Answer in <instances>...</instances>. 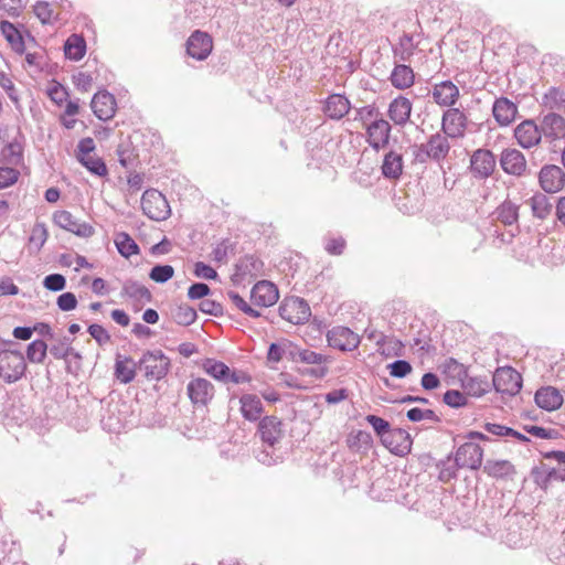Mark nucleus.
<instances>
[{
  "mask_svg": "<svg viewBox=\"0 0 565 565\" xmlns=\"http://www.w3.org/2000/svg\"><path fill=\"white\" fill-rule=\"evenodd\" d=\"M522 375L514 367L501 365L497 360V394L501 395V399L516 396L522 388Z\"/></svg>",
  "mask_w": 565,
  "mask_h": 565,
  "instance_id": "obj_3",
  "label": "nucleus"
},
{
  "mask_svg": "<svg viewBox=\"0 0 565 565\" xmlns=\"http://www.w3.org/2000/svg\"><path fill=\"white\" fill-rule=\"evenodd\" d=\"M470 168L475 177L486 179L494 171V156L490 150L478 149L471 157Z\"/></svg>",
  "mask_w": 565,
  "mask_h": 565,
  "instance_id": "obj_21",
  "label": "nucleus"
},
{
  "mask_svg": "<svg viewBox=\"0 0 565 565\" xmlns=\"http://www.w3.org/2000/svg\"><path fill=\"white\" fill-rule=\"evenodd\" d=\"M539 182L546 193H556L565 185V172L558 166L546 164L539 173Z\"/></svg>",
  "mask_w": 565,
  "mask_h": 565,
  "instance_id": "obj_16",
  "label": "nucleus"
},
{
  "mask_svg": "<svg viewBox=\"0 0 565 565\" xmlns=\"http://www.w3.org/2000/svg\"><path fill=\"white\" fill-rule=\"evenodd\" d=\"M541 105L551 110H558L565 107V88L550 87L542 96Z\"/></svg>",
  "mask_w": 565,
  "mask_h": 565,
  "instance_id": "obj_40",
  "label": "nucleus"
},
{
  "mask_svg": "<svg viewBox=\"0 0 565 565\" xmlns=\"http://www.w3.org/2000/svg\"><path fill=\"white\" fill-rule=\"evenodd\" d=\"M534 399L540 408L548 412L559 408L563 404L561 392L553 386H545L537 390Z\"/></svg>",
  "mask_w": 565,
  "mask_h": 565,
  "instance_id": "obj_28",
  "label": "nucleus"
},
{
  "mask_svg": "<svg viewBox=\"0 0 565 565\" xmlns=\"http://www.w3.org/2000/svg\"><path fill=\"white\" fill-rule=\"evenodd\" d=\"M387 367L390 370L391 376L396 379H403L407 376L413 370L411 363L406 360H396L388 364Z\"/></svg>",
  "mask_w": 565,
  "mask_h": 565,
  "instance_id": "obj_55",
  "label": "nucleus"
},
{
  "mask_svg": "<svg viewBox=\"0 0 565 565\" xmlns=\"http://www.w3.org/2000/svg\"><path fill=\"white\" fill-rule=\"evenodd\" d=\"M1 161L8 167H17L23 162V147L22 145L13 140L6 145L0 152Z\"/></svg>",
  "mask_w": 565,
  "mask_h": 565,
  "instance_id": "obj_37",
  "label": "nucleus"
},
{
  "mask_svg": "<svg viewBox=\"0 0 565 565\" xmlns=\"http://www.w3.org/2000/svg\"><path fill=\"white\" fill-rule=\"evenodd\" d=\"M372 436L364 430L352 431L347 438V445L350 450L361 452L371 447Z\"/></svg>",
  "mask_w": 565,
  "mask_h": 565,
  "instance_id": "obj_44",
  "label": "nucleus"
},
{
  "mask_svg": "<svg viewBox=\"0 0 565 565\" xmlns=\"http://www.w3.org/2000/svg\"><path fill=\"white\" fill-rule=\"evenodd\" d=\"M541 129L532 120L521 122L514 130V136L523 148L536 146L541 140Z\"/></svg>",
  "mask_w": 565,
  "mask_h": 565,
  "instance_id": "obj_27",
  "label": "nucleus"
},
{
  "mask_svg": "<svg viewBox=\"0 0 565 565\" xmlns=\"http://www.w3.org/2000/svg\"><path fill=\"white\" fill-rule=\"evenodd\" d=\"M174 275V269L171 265H156L151 268L149 277L158 284H164L170 280Z\"/></svg>",
  "mask_w": 565,
  "mask_h": 565,
  "instance_id": "obj_52",
  "label": "nucleus"
},
{
  "mask_svg": "<svg viewBox=\"0 0 565 565\" xmlns=\"http://www.w3.org/2000/svg\"><path fill=\"white\" fill-rule=\"evenodd\" d=\"M49 233L46 226L42 222H36L32 227L31 235L29 237V244L34 247L35 252H40L47 239Z\"/></svg>",
  "mask_w": 565,
  "mask_h": 565,
  "instance_id": "obj_49",
  "label": "nucleus"
},
{
  "mask_svg": "<svg viewBox=\"0 0 565 565\" xmlns=\"http://www.w3.org/2000/svg\"><path fill=\"white\" fill-rule=\"evenodd\" d=\"M541 132L551 139L565 137V119L556 113H548L541 122Z\"/></svg>",
  "mask_w": 565,
  "mask_h": 565,
  "instance_id": "obj_30",
  "label": "nucleus"
},
{
  "mask_svg": "<svg viewBox=\"0 0 565 565\" xmlns=\"http://www.w3.org/2000/svg\"><path fill=\"white\" fill-rule=\"evenodd\" d=\"M450 148L448 137L436 132L426 142L415 147L413 151L414 160L418 163H426L429 160L440 162L447 158Z\"/></svg>",
  "mask_w": 565,
  "mask_h": 565,
  "instance_id": "obj_2",
  "label": "nucleus"
},
{
  "mask_svg": "<svg viewBox=\"0 0 565 565\" xmlns=\"http://www.w3.org/2000/svg\"><path fill=\"white\" fill-rule=\"evenodd\" d=\"M299 362L305 364H312L313 367L307 369L303 373L315 379H323L329 373V364L332 362L331 356L312 351L310 349H303L299 352Z\"/></svg>",
  "mask_w": 565,
  "mask_h": 565,
  "instance_id": "obj_9",
  "label": "nucleus"
},
{
  "mask_svg": "<svg viewBox=\"0 0 565 565\" xmlns=\"http://www.w3.org/2000/svg\"><path fill=\"white\" fill-rule=\"evenodd\" d=\"M114 242L118 253L125 258L139 254L138 244L126 232L117 233Z\"/></svg>",
  "mask_w": 565,
  "mask_h": 565,
  "instance_id": "obj_41",
  "label": "nucleus"
},
{
  "mask_svg": "<svg viewBox=\"0 0 565 565\" xmlns=\"http://www.w3.org/2000/svg\"><path fill=\"white\" fill-rule=\"evenodd\" d=\"M87 331L99 345H104L110 341V334L100 324L93 323L88 327Z\"/></svg>",
  "mask_w": 565,
  "mask_h": 565,
  "instance_id": "obj_62",
  "label": "nucleus"
},
{
  "mask_svg": "<svg viewBox=\"0 0 565 565\" xmlns=\"http://www.w3.org/2000/svg\"><path fill=\"white\" fill-rule=\"evenodd\" d=\"M116 99L113 94L107 90L96 93L90 102L94 115L100 120H109L116 113Z\"/></svg>",
  "mask_w": 565,
  "mask_h": 565,
  "instance_id": "obj_19",
  "label": "nucleus"
},
{
  "mask_svg": "<svg viewBox=\"0 0 565 565\" xmlns=\"http://www.w3.org/2000/svg\"><path fill=\"white\" fill-rule=\"evenodd\" d=\"M49 345L45 341L36 339L26 347V360L31 363L41 364L47 354Z\"/></svg>",
  "mask_w": 565,
  "mask_h": 565,
  "instance_id": "obj_45",
  "label": "nucleus"
},
{
  "mask_svg": "<svg viewBox=\"0 0 565 565\" xmlns=\"http://www.w3.org/2000/svg\"><path fill=\"white\" fill-rule=\"evenodd\" d=\"M121 294L139 302H150L152 295L150 290L136 280H126Z\"/></svg>",
  "mask_w": 565,
  "mask_h": 565,
  "instance_id": "obj_36",
  "label": "nucleus"
},
{
  "mask_svg": "<svg viewBox=\"0 0 565 565\" xmlns=\"http://www.w3.org/2000/svg\"><path fill=\"white\" fill-rule=\"evenodd\" d=\"M461 468L463 467L459 462L457 456H455V458L448 456L446 459L440 460L437 463V469L439 471L438 479L441 482H449L450 480L457 478V471Z\"/></svg>",
  "mask_w": 565,
  "mask_h": 565,
  "instance_id": "obj_39",
  "label": "nucleus"
},
{
  "mask_svg": "<svg viewBox=\"0 0 565 565\" xmlns=\"http://www.w3.org/2000/svg\"><path fill=\"white\" fill-rule=\"evenodd\" d=\"M279 298L278 288L268 280H260L250 290V302L255 307H270Z\"/></svg>",
  "mask_w": 565,
  "mask_h": 565,
  "instance_id": "obj_15",
  "label": "nucleus"
},
{
  "mask_svg": "<svg viewBox=\"0 0 565 565\" xmlns=\"http://www.w3.org/2000/svg\"><path fill=\"white\" fill-rule=\"evenodd\" d=\"M141 209L146 216L153 221H164L171 215L166 196L156 189H148L141 196Z\"/></svg>",
  "mask_w": 565,
  "mask_h": 565,
  "instance_id": "obj_4",
  "label": "nucleus"
},
{
  "mask_svg": "<svg viewBox=\"0 0 565 565\" xmlns=\"http://www.w3.org/2000/svg\"><path fill=\"white\" fill-rule=\"evenodd\" d=\"M65 56L72 61H79L86 53V41L83 35L72 34L64 43Z\"/></svg>",
  "mask_w": 565,
  "mask_h": 565,
  "instance_id": "obj_35",
  "label": "nucleus"
},
{
  "mask_svg": "<svg viewBox=\"0 0 565 565\" xmlns=\"http://www.w3.org/2000/svg\"><path fill=\"white\" fill-rule=\"evenodd\" d=\"M533 215L543 220L551 214L553 205L543 193H535L529 201Z\"/></svg>",
  "mask_w": 565,
  "mask_h": 565,
  "instance_id": "obj_43",
  "label": "nucleus"
},
{
  "mask_svg": "<svg viewBox=\"0 0 565 565\" xmlns=\"http://www.w3.org/2000/svg\"><path fill=\"white\" fill-rule=\"evenodd\" d=\"M441 367L445 382L448 385L459 384L462 388H466L465 382L468 377V370L462 363H459L454 358H448L445 360Z\"/></svg>",
  "mask_w": 565,
  "mask_h": 565,
  "instance_id": "obj_24",
  "label": "nucleus"
},
{
  "mask_svg": "<svg viewBox=\"0 0 565 565\" xmlns=\"http://www.w3.org/2000/svg\"><path fill=\"white\" fill-rule=\"evenodd\" d=\"M3 348L0 349V379L6 384H12L21 380L26 372V362L23 353L13 347H17L12 340L2 341Z\"/></svg>",
  "mask_w": 565,
  "mask_h": 565,
  "instance_id": "obj_1",
  "label": "nucleus"
},
{
  "mask_svg": "<svg viewBox=\"0 0 565 565\" xmlns=\"http://www.w3.org/2000/svg\"><path fill=\"white\" fill-rule=\"evenodd\" d=\"M173 320L180 326H191L198 318L196 310L189 305H180L172 311Z\"/></svg>",
  "mask_w": 565,
  "mask_h": 565,
  "instance_id": "obj_46",
  "label": "nucleus"
},
{
  "mask_svg": "<svg viewBox=\"0 0 565 565\" xmlns=\"http://www.w3.org/2000/svg\"><path fill=\"white\" fill-rule=\"evenodd\" d=\"M78 161L92 173L97 177H106L108 169L104 160L99 157L94 156H82L78 157Z\"/></svg>",
  "mask_w": 565,
  "mask_h": 565,
  "instance_id": "obj_47",
  "label": "nucleus"
},
{
  "mask_svg": "<svg viewBox=\"0 0 565 565\" xmlns=\"http://www.w3.org/2000/svg\"><path fill=\"white\" fill-rule=\"evenodd\" d=\"M444 403L452 408H459L467 404V397L457 390H449L444 394Z\"/></svg>",
  "mask_w": 565,
  "mask_h": 565,
  "instance_id": "obj_57",
  "label": "nucleus"
},
{
  "mask_svg": "<svg viewBox=\"0 0 565 565\" xmlns=\"http://www.w3.org/2000/svg\"><path fill=\"white\" fill-rule=\"evenodd\" d=\"M47 95L51 100L58 106H61L68 97L66 88L58 83H55L49 88Z\"/></svg>",
  "mask_w": 565,
  "mask_h": 565,
  "instance_id": "obj_64",
  "label": "nucleus"
},
{
  "mask_svg": "<svg viewBox=\"0 0 565 565\" xmlns=\"http://www.w3.org/2000/svg\"><path fill=\"white\" fill-rule=\"evenodd\" d=\"M392 127L383 118L373 120L366 127L367 142L370 147L379 151L388 145Z\"/></svg>",
  "mask_w": 565,
  "mask_h": 565,
  "instance_id": "obj_17",
  "label": "nucleus"
},
{
  "mask_svg": "<svg viewBox=\"0 0 565 565\" xmlns=\"http://www.w3.org/2000/svg\"><path fill=\"white\" fill-rule=\"evenodd\" d=\"M241 414L248 422H257L264 413V406L260 398L255 394H243L239 397Z\"/></svg>",
  "mask_w": 565,
  "mask_h": 565,
  "instance_id": "obj_29",
  "label": "nucleus"
},
{
  "mask_svg": "<svg viewBox=\"0 0 565 565\" xmlns=\"http://www.w3.org/2000/svg\"><path fill=\"white\" fill-rule=\"evenodd\" d=\"M264 263L255 255L241 257L235 266V281L241 282L246 277L256 278L263 275Z\"/></svg>",
  "mask_w": 565,
  "mask_h": 565,
  "instance_id": "obj_20",
  "label": "nucleus"
},
{
  "mask_svg": "<svg viewBox=\"0 0 565 565\" xmlns=\"http://www.w3.org/2000/svg\"><path fill=\"white\" fill-rule=\"evenodd\" d=\"M381 443L392 454L404 457L411 452L413 440L405 429L392 428L387 435L383 436Z\"/></svg>",
  "mask_w": 565,
  "mask_h": 565,
  "instance_id": "obj_11",
  "label": "nucleus"
},
{
  "mask_svg": "<svg viewBox=\"0 0 565 565\" xmlns=\"http://www.w3.org/2000/svg\"><path fill=\"white\" fill-rule=\"evenodd\" d=\"M199 309L203 313L214 317H222L224 315L223 306L220 302L211 299L202 300L199 305Z\"/></svg>",
  "mask_w": 565,
  "mask_h": 565,
  "instance_id": "obj_60",
  "label": "nucleus"
},
{
  "mask_svg": "<svg viewBox=\"0 0 565 565\" xmlns=\"http://www.w3.org/2000/svg\"><path fill=\"white\" fill-rule=\"evenodd\" d=\"M456 456L462 467L477 469L482 462L483 450L479 444L469 440L457 449Z\"/></svg>",
  "mask_w": 565,
  "mask_h": 565,
  "instance_id": "obj_22",
  "label": "nucleus"
},
{
  "mask_svg": "<svg viewBox=\"0 0 565 565\" xmlns=\"http://www.w3.org/2000/svg\"><path fill=\"white\" fill-rule=\"evenodd\" d=\"M498 211V215H499V218L504 223V224H513L514 222H516L518 220V205L510 202V201H504L499 209H497Z\"/></svg>",
  "mask_w": 565,
  "mask_h": 565,
  "instance_id": "obj_51",
  "label": "nucleus"
},
{
  "mask_svg": "<svg viewBox=\"0 0 565 565\" xmlns=\"http://www.w3.org/2000/svg\"><path fill=\"white\" fill-rule=\"evenodd\" d=\"M414 43L413 36L409 34H403L399 38V42L394 46L393 52L394 55L397 56L401 61H407L413 55Z\"/></svg>",
  "mask_w": 565,
  "mask_h": 565,
  "instance_id": "obj_50",
  "label": "nucleus"
},
{
  "mask_svg": "<svg viewBox=\"0 0 565 565\" xmlns=\"http://www.w3.org/2000/svg\"><path fill=\"white\" fill-rule=\"evenodd\" d=\"M34 13L39 18V20L45 24L50 23L53 15V10L51 4L45 1H38L34 6Z\"/></svg>",
  "mask_w": 565,
  "mask_h": 565,
  "instance_id": "obj_63",
  "label": "nucleus"
},
{
  "mask_svg": "<svg viewBox=\"0 0 565 565\" xmlns=\"http://www.w3.org/2000/svg\"><path fill=\"white\" fill-rule=\"evenodd\" d=\"M202 369L214 380L226 384L227 376L230 375V367L224 362L215 359H206L202 364Z\"/></svg>",
  "mask_w": 565,
  "mask_h": 565,
  "instance_id": "obj_42",
  "label": "nucleus"
},
{
  "mask_svg": "<svg viewBox=\"0 0 565 565\" xmlns=\"http://www.w3.org/2000/svg\"><path fill=\"white\" fill-rule=\"evenodd\" d=\"M278 310L279 316L292 324L306 323L311 317L309 303L299 297L285 298Z\"/></svg>",
  "mask_w": 565,
  "mask_h": 565,
  "instance_id": "obj_6",
  "label": "nucleus"
},
{
  "mask_svg": "<svg viewBox=\"0 0 565 565\" xmlns=\"http://www.w3.org/2000/svg\"><path fill=\"white\" fill-rule=\"evenodd\" d=\"M406 416L408 420L414 423L420 422L423 419H428L435 423L441 422V418L433 409H422L419 407L411 408Z\"/></svg>",
  "mask_w": 565,
  "mask_h": 565,
  "instance_id": "obj_53",
  "label": "nucleus"
},
{
  "mask_svg": "<svg viewBox=\"0 0 565 565\" xmlns=\"http://www.w3.org/2000/svg\"><path fill=\"white\" fill-rule=\"evenodd\" d=\"M518 114V107L508 98H497V124L507 126L511 124Z\"/></svg>",
  "mask_w": 565,
  "mask_h": 565,
  "instance_id": "obj_38",
  "label": "nucleus"
},
{
  "mask_svg": "<svg viewBox=\"0 0 565 565\" xmlns=\"http://www.w3.org/2000/svg\"><path fill=\"white\" fill-rule=\"evenodd\" d=\"M415 75L411 66L405 64L395 65L393 68L390 81L397 89H406L414 84Z\"/></svg>",
  "mask_w": 565,
  "mask_h": 565,
  "instance_id": "obj_32",
  "label": "nucleus"
},
{
  "mask_svg": "<svg viewBox=\"0 0 565 565\" xmlns=\"http://www.w3.org/2000/svg\"><path fill=\"white\" fill-rule=\"evenodd\" d=\"M20 172L12 167H0V189L14 184L19 179Z\"/></svg>",
  "mask_w": 565,
  "mask_h": 565,
  "instance_id": "obj_58",
  "label": "nucleus"
},
{
  "mask_svg": "<svg viewBox=\"0 0 565 565\" xmlns=\"http://www.w3.org/2000/svg\"><path fill=\"white\" fill-rule=\"evenodd\" d=\"M500 164L507 173L513 175H521L526 169V160L523 153L516 149L502 151Z\"/></svg>",
  "mask_w": 565,
  "mask_h": 565,
  "instance_id": "obj_25",
  "label": "nucleus"
},
{
  "mask_svg": "<svg viewBox=\"0 0 565 565\" xmlns=\"http://www.w3.org/2000/svg\"><path fill=\"white\" fill-rule=\"evenodd\" d=\"M43 286L51 291H61L66 286V279L61 274H50L44 278Z\"/></svg>",
  "mask_w": 565,
  "mask_h": 565,
  "instance_id": "obj_59",
  "label": "nucleus"
},
{
  "mask_svg": "<svg viewBox=\"0 0 565 565\" xmlns=\"http://www.w3.org/2000/svg\"><path fill=\"white\" fill-rule=\"evenodd\" d=\"M212 49V38L206 32L200 30L194 31L186 41V53L198 61L207 58Z\"/></svg>",
  "mask_w": 565,
  "mask_h": 565,
  "instance_id": "obj_14",
  "label": "nucleus"
},
{
  "mask_svg": "<svg viewBox=\"0 0 565 565\" xmlns=\"http://www.w3.org/2000/svg\"><path fill=\"white\" fill-rule=\"evenodd\" d=\"M523 429L527 434L541 439H553L557 437V431L555 429H547L535 425H524Z\"/></svg>",
  "mask_w": 565,
  "mask_h": 565,
  "instance_id": "obj_61",
  "label": "nucleus"
},
{
  "mask_svg": "<svg viewBox=\"0 0 565 565\" xmlns=\"http://www.w3.org/2000/svg\"><path fill=\"white\" fill-rule=\"evenodd\" d=\"M351 109L350 100L341 94H331L324 102L323 113L330 119L339 120Z\"/></svg>",
  "mask_w": 565,
  "mask_h": 565,
  "instance_id": "obj_26",
  "label": "nucleus"
},
{
  "mask_svg": "<svg viewBox=\"0 0 565 565\" xmlns=\"http://www.w3.org/2000/svg\"><path fill=\"white\" fill-rule=\"evenodd\" d=\"M425 90L426 95H431L433 100L440 107L452 108L460 96L458 86L450 79L435 83L431 88L426 87Z\"/></svg>",
  "mask_w": 565,
  "mask_h": 565,
  "instance_id": "obj_8",
  "label": "nucleus"
},
{
  "mask_svg": "<svg viewBox=\"0 0 565 565\" xmlns=\"http://www.w3.org/2000/svg\"><path fill=\"white\" fill-rule=\"evenodd\" d=\"M413 105L407 97L398 96L394 98L387 109V116L396 125L404 127L412 114Z\"/></svg>",
  "mask_w": 565,
  "mask_h": 565,
  "instance_id": "obj_23",
  "label": "nucleus"
},
{
  "mask_svg": "<svg viewBox=\"0 0 565 565\" xmlns=\"http://www.w3.org/2000/svg\"><path fill=\"white\" fill-rule=\"evenodd\" d=\"M467 128V117L458 108H448L443 114L441 131L448 138L457 139L465 135Z\"/></svg>",
  "mask_w": 565,
  "mask_h": 565,
  "instance_id": "obj_12",
  "label": "nucleus"
},
{
  "mask_svg": "<svg viewBox=\"0 0 565 565\" xmlns=\"http://www.w3.org/2000/svg\"><path fill=\"white\" fill-rule=\"evenodd\" d=\"M145 371V376L149 381H159L163 379L170 369V360L161 350L147 351L138 363Z\"/></svg>",
  "mask_w": 565,
  "mask_h": 565,
  "instance_id": "obj_5",
  "label": "nucleus"
},
{
  "mask_svg": "<svg viewBox=\"0 0 565 565\" xmlns=\"http://www.w3.org/2000/svg\"><path fill=\"white\" fill-rule=\"evenodd\" d=\"M365 419L373 427L374 431L381 440L383 439V436L387 435V433L392 429L387 420L376 415H367Z\"/></svg>",
  "mask_w": 565,
  "mask_h": 565,
  "instance_id": "obj_56",
  "label": "nucleus"
},
{
  "mask_svg": "<svg viewBox=\"0 0 565 565\" xmlns=\"http://www.w3.org/2000/svg\"><path fill=\"white\" fill-rule=\"evenodd\" d=\"M345 246L347 242L342 236L324 238V249L329 255H342L345 249Z\"/></svg>",
  "mask_w": 565,
  "mask_h": 565,
  "instance_id": "obj_54",
  "label": "nucleus"
},
{
  "mask_svg": "<svg viewBox=\"0 0 565 565\" xmlns=\"http://www.w3.org/2000/svg\"><path fill=\"white\" fill-rule=\"evenodd\" d=\"M327 341L331 348L340 351H353L360 344V337L351 329L338 326L328 331Z\"/></svg>",
  "mask_w": 565,
  "mask_h": 565,
  "instance_id": "obj_10",
  "label": "nucleus"
},
{
  "mask_svg": "<svg viewBox=\"0 0 565 565\" xmlns=\"http://www.w3.org/2000/svg\"><path fill=\"white\" fill-rule=\"evenodd\" d=\"M186 395L193 407H206L215 396V387L204 377H191L186 384Z\"/></svg>",
  "mask_w": 565,
  "mask_h": 565,
  "instance_id": "obj_7",
  "label": "nucleus"
},
{
  "mask_svg": "<svg viewBox=\"0 0 565 565\" xmlns=\"http://www.w3.org/2000/svg\"><path fill=\"white\" fill-rule=\"evenodd\" d=\"M258 433L263 443L273 448L284 436L282 423L276 416H265L259 420Z\"/></svg>",
  "mask_w": 565,
  "mask_h": 565,
  "instance_id": "obj_18",
  "label": "nucleus"
},
{
  "mask_svg": "<svg viewBox=\"0 0 565 565\" xmlns=\"http://www.w3.org/2000/svg\"><path fill=\"white\" fill-rule=\"evenodd\" d=\"M0 31L4 39L10 43L12 50L19 54L24 53L25 44L21 32L11 22L3 20L0 22Z\"/></svg>",
  "mask_w": 565,
  "mask_h": 565,
  "instance_id": "obj_34",
  "label": "nucleus"
},
{
  "mask_svg": "<svg viewBox=\"0 0 565 565\" xmlns=\"http://www.w3.org/2000/svg\"><path fill=\"white\" fill-rule=\"evenodd\" d=\"M227 297L232 301L233 306L245 313L250 318H259L260 312L254 308V306L248 303L243 297H241L236 291L230 290L227 291Z\"/></svg>",
  "mask_w": 565,
  "mask_h": 565,
  "instance_id": "obj_48",
  "label": "nucleus"
},
{
  "mask_svg": "<svg viewBox=\"0 0 565 565\" xmlns=\"http://www.w3.org/2000/svg\"><path fill=\"white\" fill-rule=\"evenodd\" d=\"M54 223L63 230H66L79 237H90L94 234V227L86 223L79 222L71 212L68 211H57L53 215Z\"/></svg>",
  "mask_w": 565,
  "mask_h": 565,
  "instance_id": "obj_13",
  "label": "nucleus"
},
{
  "mask_svg": "<svg viewBox=\"0 0 565 565\" xmlns=\"http://www.w3.org/2000/svg\"><path fill=\"white\" fill-rule=\"evenodd\" d=\"M382 174L386 179L397 180L403 172V157L402 154L390 151L385 154L382 164Z\"/></svg>",
  "mask_w": 565,
  "mask_h": 565,
  "instance_id": "obj_33",
  "label": "nucleus"
},
{
  "mask_svg": "<svg viewBox=\"0 0 565 565\" xmlns=\"http://www.w3.org/2000/svg\"><path fill=\"white\" fill-rule=\"evenodd\" d=\"M136 362L130 356L118 355L115 363V376L122 384H129L136 376Z\"/></svg>",
  "mask_w": 565,
  "mask_h": 565,
  "instance_id": "obj_31",
  "label": "nucleus"
}]
</instances>
